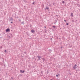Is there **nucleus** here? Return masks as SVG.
Segmentation results:
<instances>
[{
    "label": "nucleus",
    "mask_w": 80,
    "mask_h": 80,
    "mask_svg": "<svg viewBox=\"0 0 80 80\" xmlns=\"http://www.w3.org/2000/svg\"><path fill=\"white\" fill-rule=\"evenodd\" d=\"M38 60H40V58H41V57L40 56H38Z\"/></svg>",
    "instance_id": "7ed1b4c3"
},
{
    "label": "nucleus",
    "mask_w": 80,
    "mask_h": 80,
    "mask_svg": "<svg viewBox=\"0 0 80 80\" xmlns=\"http://www.w3.org/2000/svg\"><path fill=\"white\" fill-rule=\"evenodd\" d=\"M61 48H62V47H61Z\"/></svg>",
    "instance_id": "412c9836"
},
{
    "label": "nucleus",
    "mask_w": 80,
    "mask_h": 80,
    "mask_svg": "<svg viewBox=\"0 0 80 80\" xmlns=\"http://www.w3.org/2000/svg\"><path fill=\"white\" fill-rule=\"evenodd\" d=\"M53 28H55V26H53Z\"/></svg>",
    "instance_id": "f8f14e48"
},
{
    "label": "nucleus",
    "mask_w": 80,
    "mask_h": 80,
    "mask_svg": "<svg viewBox=\"0 0 80 80\" xmlns=\"http://www.w3.org/2000/svg\"><path fill=\"white\" fill-rule=\"evenodd\" d=\"M13 23V22H11V23Z\"/></svg>",
    "instance_id": "f3484780"
},
{
    "label": "nucleus",
    "mask_w": 80,
    "mask_h": 80,
    "mask_svg": "<svg viewBox=\"0 0 80 80\" xmlns=\"http://www.w3.org/2000/svg\"><path fill=\"white\" fill-rule=\"evenodd\" d=\"M31 32L32 33H35V31L34 30H31Z\"/></svg>",
    "instance_id": "0eeeda50"
},
{
    "label": "nucleus",
    "mask_w": 80,
    "mask_h": 80,
    "mask_svg": "<svg viewBox=\"0 0 80 80\" xmlns=\"http://www.w3.org/2000/svg\"><path fill=\"white\" fill-rule=\"evenodd\" d=\"M1 48H2V47H1Z\"/></svg>",
    "instance_id": "aec40b11"
},
{
    "label": "nucleus",
    "mask_w": 80,
    "mask_h": 80,
    "mask_svg": "<svg viewBox=\"0 0 80 80\" xmlns=\"http://www.w3.org/2000/svg\"><path fill=\"white\" fill-rule=\"evenodd\" d=\"M9 31H10V29L9 28L7 29L6 30V32H9Z\"/></svg>",
    "instance_id": "f257e3e1"
},
{
    "label": "nucleus",
    "mask_w": 80,
    "mask_h": 80,
    "mask_svg": "<svg viewBox=\"0 0 80 80\" xmlns=\"http://www.w3.org/2000/svg\"><path fill=\"white\" fill-rule=\"evenodd\" d=\"M64 21L65 22H67V21H66V20H65Z\"/></svg>",
    "instance_id": "ddd939ff"
},
{
    "label": "nucleus",
    "mask_w": 80,
    "mask_h": 80,
    "mask_svg": "<svg viewBox=\"0 0 80 80\" xmlns=\"http://www.w3.org/2000/svg\"><path fill=\"white\" fill-rule=\"evenodd\" d=\"M56 76L57 77H58V75H56Z\"/></svg>",
    "instance_id": "2eb2a0df"
},
{
    "label": "nucleus",
    "mask_w": 80,
    "mask_h": 80,
    "mask_svg": "<svg viewBox=\"0 0 80 80\" xmlns=\"http://www.w3.org/2000/svg\"><path fill=\"white\" fill-rule=\"evenodd\" d=\"M71 17H73V13H71Z\"/></svg>",
    "instance_id": "6e6552de"
},
{
    "label": "nucleus",
    "mask_w": 80,
    "mask_h": 80,
    "mask_svg": "<svg viewBox=\"0 0 80 80\" xmlns=\"http://www.w3.org/2000/svg\"><path fill=\"white\" fill-rule=\"evenodd\" d=\"M22 23H23V22H22Z\"/></svg>",
    "instance_id": "393cba45"
},
{
    "label": "nucleus",
    "mask_w": 80,
    "mask_h": 80,
    "mask_svg": "<svg viewBox=\"0 0 80 80\" xmlns=\"http://www.w3.org/2000/svg\"><path fill=\"white\" fill-rule=\"evenodd\" d=\"M35 2H33V3H32V4H34V3Z\"/></svg>",
    "instance_id": "4468645a"
},
{
    "label": "nucleus",
    "mask_w": 80,
    "mask_h": 80,
    "mask_svg": "<svg viewBox=\"0 0 80 80\" xmlns=\"http://www.w3.org/2000/svg\"><path fill=\"white\" fill-rule=\"evenodd\" d=\"M46 27H44L45 28H46Z\"/></svg>",
    "instance_id": "b1692460"
},
{
    "label": "nucleus",
    "mask_w": 80,
    "mask_h": 80,
    "mask_svg": "<svg viewBox=\"0 0 80 80\" xmlns=\"http://www.w3.org/2000/svg\"><path fill=\"white\" fill-rule=\"evenodd\" d=\"M10 18V21H12V20H13V18L12 17H11Z\"/></svg>",
    "instance_id": "423d86ee"
},
{
    "label": "nucleus",
    "mask_w": 80,
    "mask_h": 80,
    "mask_svg": "<svg viewBox=\"0 0 80 80\" xmlns=\"http://www.w3.org/2000/svg\"><path fill=\"white\" fill-rule=\"evenodd\" d=\"M11 35H12V34H11Z\"/></svg>",
    "instance_id": "a878e982"
},
{
    "label": "nucleus",
    "mask_w": 80,
    "mask_h": 80,
    "mask_svg": "<svg viewBox=\"0 0 80 80\" xmlns=\"http://www.w3.org/2000/svg\"><path fill=\"white\" fill-rule=\"evenodd\" d=\"M19 21H21V20L19 19Z\"/></svg>",
    "instance_id": "6ab92c4d"
},
{
    "label": "nucleus",
    "mask_w": 80,
    "mask_h": 80,
    "mask_svg": "<svg viewBox=\"0 0 80 80\" xmlns=\"http://www.w3.org/2000/svg\"><path fill=\"white\" fill-rule=\"evenodd\" d=\"M62 3H65V1H62Z\"/></svg>",
    "instance_id": "9d476101"
},
{
    "label": "nucleus",
    "mask_w": 80,
    "mask_h": 80,
    "mask_svg": "<svg viewBox=\"0 0 80 80\" xmlns=\"http://www.w3.org/2000/svg\"><path fill=\"white\" fill-rule=\"evenodd\" d=\"M24 53H25V54H26V52H24Z\"/></svg>",
    "instance_id": "dca6fc26"
},
{
    "label": "nucleus",
    "mask_w": 80,
    "mask_h": 80,
    "mask_svg": "<svg viewBox=\"0 0 80 80\" xmlns=\"http://www.w3.org/2000/svg\"><path fill=\"white\" fill-rule=\"evenodd\" d=\"M76 68H77V64H75L73 67V68H74V69H75Z\"/></svg>",
    "instance_id": "20e7f679"
},
{
    "label": "nucleus",
    "mask_w": 80,
    "mask_h": 80,
    "mask_svg": "<svg viewBox=\"0 0 80 80\" xmlns=\"http://www.w3.org/2000/svg\"><path fill=\"white\" fill-rule=\"evenodd\" d=\"M66 25H68V23H67Z\"/></svg>",
    "instance_id": "9b49d317"
},
{
    "label": "nucleus",
    "mask_w": 80,
    "mask_h": 80,
    "mask_svg": "<svg viewBox=\"0 0 80 80\" xmlns=\"http://www.w3.org/2000/svg\"><path fill=\"white\" fill-rule=\"evenodd\" d=\"M42 60L43 61H45V58H42Z\"/></svg>",
    "instance_id": "1a4fd4ad"
},
{
    "label": "nucleus",
    "mask_w": 80,
    "mask_h": 80,
    "mask_svg": "<svg viewBox=\"0 0 80 80\" xmlns=\"http://www.w3.org/2000/svg\"><path fill=\"white\" fill-rule=\"evenodd\" d=\"M20 72L21 73H24L25 72V71L21 70Z\"/></svg>",
    "instance_id": "39448f33"
},
{
    "label": "nucleus",
    "mask_w": 80,
    "mask_h": 80,
    "mask_svg": "<svg viewBox=\"0 0 80 80\" xmlns=\"http://www.w3.org/2000/svg\"><path fill=\"white\" fill-rule=\"evenodd\" d=\"M55 22H57V20H56Z\"/></svg>",
    "instance_id": "5701e85b"
},
{
    "label": "nucleus",
    "mask_w": 80,
    "mask_h": 80,
    "mask_svg": "<svg viewBox=\"0 0 80 80\" xmlns=\"http://www.w3.org/2000/svg\"><path fill=\"white\" fill-rule=\"evenodd\" d=\"M45 10H49V8L47 6H46V8L44 9Z\"/></svg>",
    "instance_id": "f03ea898"
},
{
    "label": "nucleus",
    "mask_w": 80,
    "mask_h": 80,
    "mask_svg": "<svg viewBox=\"0 0 80 80\" xmlns=\"http://www.w3.org/2000/svg\"><path fill=\"white\" fill-rule=\"evenodd\" d=\"M7 51L6 50H5V51H4V52H6Z\"/></svg>",
    "instance_id": "a211bd4d"
},
{
    "label": "nucleus",
    "mask_w": 80,
    "mask_h": 80,
    "mask_svg": "<svg viewBox=\"0 0 80 80\" xmlns=\"http://www.w3.org/2000/svg\"><path fill=\"white\" fill-rule=\"evenodd\" d=\"M52 38H50V40H52Z\"/></svg>",
    "instance_id": "4be33fe9"
}]
</instances>
